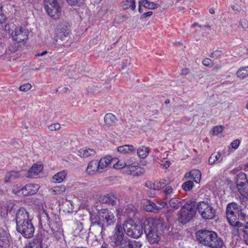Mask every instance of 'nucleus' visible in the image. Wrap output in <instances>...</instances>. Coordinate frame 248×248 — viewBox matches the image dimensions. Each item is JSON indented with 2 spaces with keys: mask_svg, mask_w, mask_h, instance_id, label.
Returning <instances> with one entry per match:
<instances>
[{
  "mask_svg": "<svg viewBox=\"0 0 248 248\" xmlns=\"http://www.w3.org/2000/svg\"><path fill=\"white\" fill-rule=\"evenodd\" d=\"M6 53V48L2 43H0V57L3 56Z\"/></svg>",
  "mask_w": 248,
  "mask_h": 248,
  "instance_id": "obj_49",
  "label": "nucleus"
},
{
  "mask_svg": "<svg viewBox=\"0 0 248 248\" xmlns=\"http://www.w3.org/2000/svg\"><path fill=\"white\" fill-rule=\"evenodd\" d=\"M141 247V244L140 242L131 240L126 237L118 247L119 248H140Z\"/></svg>",
  "mask_w": 248,
  "mask_h": 248,
  "instance_id": "obj_17",
  "label": "nucleus"
},
{
  "mask_svg": "<svg viewBox=\"0 0 248 248\" xmlns=\"http://www.w3.org/2000/svg\"><path fill=\"white\" fill-rule=\"evenodd\" d=\"M66 190V187L64 185H62L55 186L49 189V192L52 195H61Z\"/></svg>",
  "mask_w": 248,
  "mask_h": 248,
  "instance_id": "obj_27",
  "label": "nucleus"
},
{
  "mask_svg": "<svg viewBox=\"0 0 248 248\" xmlns=\"http://www.w3.org/2000/svg\"><path fill=\"white\" fill-rule=\"evenodd\" d=\"M9 50L12 52H15L17 50V46L15 45H11L9 47Z\"/></svg>",
  "mask_w": 248,
  "mask_h": 248,
  "instance_id": "obj_58",
  "label": "nucleus"
},
{
  "mask_svg": "<svg viewBox=\"0 0 248 248\" xmlns=\"http://www.w3.org/2000/svg\"><path fill=\"white\" fill-rule=\"evenodd\" d=\"M116 197L112 194H108L99 197V201L101 203L111 205H114L116 203Z\"/></svg>",
  "mask_w": 248,
  "mask_h": 248,
  "instance_id": "obj_19",
  "label": "nucleus"
},
{
  "mask_svg": "<svg viewBox=\"0 0 248 248\" xmlns=\"http://www.w3.org/2000/svg\"><path fill=\"white\" fill-rule=\"evenodd\" d=\"M22 172V171H11L7 172L5 177L4 182L5 183L11 182L16 179L20 178L23 175Z\"/></svg>",
  "mask_w": 248,
  "mask_h": 248,
  "instance_id": "obj_20",
  "label": "nucleus"
},
{
  "mask_svg": "<svg viewBox=\"0 0 248 248\" xmlns=\"http://www.w3.org/2000/svg\"><path fill=\"white\" fill-rule=\"evenodd\" d=\"M182 200L181 199L173 197L170 198L169 202V203L171 208L178 209L182 205Z\"/></svg>",
  "mask_w": 248,
  "mask_h": 248,
  "instance_id": "obj_33",
  "label": "nucleus"
},
{
  "mask_svg": "<svg viewBox=\"0 0 248 248\" xmlns=\"http://www.w3.org/2000/svg\"><path fill=\"white\" fill-rule=\"evenodd\" d=\"M39 188L40 186L36 184H28L21 188L16 185L14 186L13 192L18 196H28L36 193Z\"/></svg>",
  "mask_w": 248,
  "mask_h": 248,
  "instance_id": "obj_9",
  "label": "nucleus"
},
{
  "mask_svg": "<svg viewBox=\"0 0 248 248\" xmlns=\"http://www.w3.org/2000/svg\"><path fill=\"white\" fill-rule=\"evenodd\" d=\"M196 26H199V27H201V25H199L198 23H194L193 25H192V27H195Z\"/></svg>",
  "mask_w": 248,
  "mask_h": 248,
  "instance_id": "obj_63",
  "label": "nucleus"
},
{
  "mask_svg": "<svg viewBox=\"0 0 248 248\" xmlns=\"http://www.w3.org/2000/svg\"><path fill=\"white\" fill-rule=\"evenodd\" d=\"M224 129V127L222 126H217L211 130V133L213 135H217L221 133Z\"/></svg>",
  "mask_w": 248,
  "mask_h": 248,
  "instance_id": "obj_39",
  "label": "nucleus"
},
{
  "mask_svg": "<svg viewBox=\"0 0 248 248\" xmlns=\"http://www.w3.org/2000/svg\"><path fill=\"white\" fill-rule=\"evenodd\" d=\"M145 210L148 212H158L157 205L150 200H147L145 203Z\"/></svg>",
  "mask_w": 248,
  "mask_h": 248,
  "instance_id": "obj_29",
  "label": "nucleus"
},
{
  "mask_svg": "<svg viewBox=\"0 0 248 248\" xmlns=\"http://www.w3.org/2000/svg\"><path fill=\"white\" fill-rule=\"evenodd\" d=\"M96 153L93 149L84 147L78 151V155L83 158L94 155Z\"/></svg>",
  "mask_w": 248,
  "mask_h": 248,
  "instance_id": "obj_22",
  "label": "nucleus"
},
{
  "mask_svg": "<svg viewBox=\"0 0 248 248\" xmlns=\"http://www.w3.org/2000/svg\"><path fill=\"white\" fill-rule=\"evenodd\" d=\"M68 33L69 32L68 31L62 29L60 31H59L58 35H59L60 37L62 39L63 37H66Z\"/></svg>",
  "mask_w": 248,
  "mask_h": 248,
  "instance_id": "obj_50",
  "label": "nucleus"
},
{
  "mask_svg": "<svg viewBox=\"0 0 248 248\" xmlns=\"http://www.w3.org/2000/svg\"><path fill=\"white\" fill-rule=\"evenodd\" d=\"M158 210L159 211L164 208L167 204L166 202H157Z\"/></svg>",
  "mask_w": 248,
  "mask_h": 248,
  "instance_id": "obj_54",
  "label": "nucleus"
},
{
  "mask_svg": "<svg viewBox=\"0 0 248 248\" xmlns=\"http://www.w3.org/2000/svg\"><path fill=\"white\" fill-rule=\"evenodd\" d=\"M16 230L23 236L29 238L33 236L34 227L29 212L24 208L19 209L16 215Z\"/></svg>",
  "mask_w": 248,
  "mask_h": 248,
  "instance_id": "obj_1",
  "label": "nucleus"
},
{
  "mask_svg": "<svg viewBox=\"0 0 248 248\" xmlns=\"http://www.w3.org/2000/svg\"><path fill=\"white\" fill-rule=\"evenodd\" d=\"M116 120L115 116L112 113H108L104 117V122L106 124L111 126L114 124Z\"/></svg>",
  "mask_w": 248,
  "mask_h": 248,
  "instance_id": "obj_35",
  "label": "nucleus"
},
{
  "mask_svg": "<svg viewBox=\"0 0 248 248\" xmlns=\"http://www.w3.org/2000/svg\"><path fill=\"white\" fill-rule=\"evenodd\" d=\"M144 232L151 244L157 243L160 240V234L164 229L163 221L159 218L149 217L144 222Z\"/></svg>",
  "mask_w": 248,
  "mask_h": 248,
  "instance_id": "obj_3",
  "label": "nucleus"
},
{
  "mask_svg": "<svg viewBox=\"0 0 248 248\" xmlns=\"http://www.w3.org/2000/svg\"><path fill=\"white\" fill-rule=\"evenodd\" d=\"M145 185L147 188L154 190V182L147 181Z\"/></svg>",
  "mask_w": 248,
  "mask_h": 248,
  "instance_id": "obj_53",
  "label": "nucleus"
},
{
  "mask_svg": "<svg viewBox=\"0 0 248 248\" xmlns=\"http://www.w3.org/2000/svg\"><path fill=\"white\" fill-rule=\"evenodd\" d=\"M114 160L110 156L102 157L99 160H98L100 173L106 171L110 167L111 163Z\"/></svg>",
  "mask_w": 248,
  "mask_h": 248,
  "instance_id": "obj_16",
  "label": "nucleus"
},
{
  "mask_svg": "<svg viewBox=\"0 0 248 248\" xmlns=\"http://www.w3.org/2000/svg\"><path fill=\"white\" fill-rule=\"evenodd\" d=\"M194 186L193 182L192 181H187L183 183L182 187L185 191L190 190Z\"/></svg>",
  "mask_w": 248,
  "mask_h": 248,
  "instance_id": "obj_38",
  "label": "nucleus"
},
{
  "mask_svg": "<svg viewBox=\"0 0 248 248\" xmlns=\"http://www.w3.org/2000/svg\"><path fill=\"white\" fill-rule=\"evenodd\" d=\"M44 212L47 218V224L50 227L52 233L57 239L61 238L63 236V230L61 225L58 222H51L48 214L45 210Z\"/></svg>",
  "mask_w": 248,
  "mask_h": 248,
  "instance_id": "obj_13",
  "label": "nucleus"
},
{
  "mask_svg": "<svg viewBox=\"0 0 248 248\" xmlns=\"http://www.w3.org/2000/svg\"><path fill=\"white\" fill-rule=\"evenodd\" d=\"M195 206L191 203L185 204L179 211L178 220L182 224L188 222L195 216Z\"/></svg>",
  "mask_w": 248,
  "mask_h": 248,
  "instance_id": "obj_7",
  "label": "nucleus"
},
{
  "mask_svg": "<svg viewBox=\"0 0 248 248\" xmlns=\"http://www.w3.org/2000/svg\"><path fill=\"white\" fill-rule=\"evenodd\" d=\"M100 207L96 206L97 215L93 211L90 212V220L92 223V228H98L100 233H102L104 226H109L114 224L115 219L113 213L108 209H100Z\"/></svg>",
  "mask_w": 248,
  "mask_h": 248,
  "instance_id": "obj_2",
  "label": "nucleus"
},
{
  "mask_svg": "<svg viewBox=\"0 0 248 248\" xmlns=\"http://www.w3.org/2000/svg\"><path fill=\"white\" fill-rule=\"evenodd\" d=\"M243 237L246 244L248 245V222L243 228Z\"/></svg>",
  "mask_w": 248,
  "mask_h": 248,
  "instance_id": "obj_40",
  "label": "nucleus"
},
{
  "mask_svg": "<svg viewBox=\"0 0 248 248\" xmlns=\"http://www.w3.org/2000/svg\"><path fill=\"white\" fill-rule=\"evenodd\" d=\"M209 11L210 13H211V14H213L215 13V10H214L213 8H210Z\"/></svg>",
  "mask_w": 248,
  "mask_h": 248,
  "instance_id": "obj_62",
  "label": "nucleus"
},
{
  "mask_svg": "<svg viewBox=\"0 0 248 248\" xmlns=\"http://www.w3.org/2000/svg\"><path fill=\"white\" fill-rule=\"evenodd\" d=\"M124 232L123 227L120 224H117L111 235L109 236V242L110 246L114 248H118L126 237L124 236Z\"/></svg>",
  "mask_w": 248,
  "mask_h": 248,
  "instance_id": "obj_8",
  "label": "nucleus"
},
{
  "mask_svg": "<svg viewBox=\"0 0 248 248\" xmlns=\"http://www.w3.org/2000/svg\"><path fill=\"white\" fill-rule=\"evenodd\" d=\"M239 144L240 140H235L232 142L231 145L232 148L236 149L238 147Z\"/></svg>",
  "mask_w": 248,
  "mask_h": 248,
  "instance_id": "obj_52",
  "label": "nucleus"
},
{
  "mask_svg": "<svg viewBox=\"0 0 248 248\" xmlns=\"http://www.w3.org/2000/svg\"><path fill=\"white\" fill-rule=\"evenodd\" d=\"M161 165L162 168L167 169V168H168L170 167V161H166L165 163L161 164Z\"/></svg>",
  "mask_w": 248,
  "mask_h": 248,
  "instance_id": "obj_55",
  "label": "nucleus"
},
{
  "mask_svg": "<svg viewBox=\"0 0 248 248\" xmlns=\"http://www.w3.org/2000/svg\"><path fill=\"white\" fill-rule=\"evenodd\" d=\"M236 75L240 79H244L248 77V66L241 67L237 71Z\"/></svg>",
  "mask_w": 248,
  "mask_h": 248,
  "instance_id": "obj_26",
  "label": "nucleus"
},
{
  "mask_svg": "<svg viewBox=\"0 0 248 248\" xmlns=\"http://www.w3.org/2000/svg\"><path fill=\"white\" fill-rule=\"evenodd\" d=\"M124 161H125V168H127L129 167L133 166V165L135 163V159L133 157H131Z\"/></svg>",
  "mask_w": 248,
  "mask_h": 248,
  "instance_id": "obj_46",
  "label": "nucleus"
},
{
  "mask_svg": "<svg viewBox=\"0 0 248 248\" xmlns=\"http://www.w3.org/2000/svg\"><path fill=\"white\" fill-rule=\"evenodd\" d=\"M2 7L0 5V23H4L6 20V16L2 12Z\"/></svg>",
  "mask_w": 248,
  "mask_h": 248,
  "instance_id": "obj_51",
  "label": "nucleus"
},
{
  "mask_svg": "<svg viewBox=\"0 0 248 248\" xmlns=\"http://www.w3.org/2000/svg\"><path fill=\"white\" fill-rule=\"evenodd\" d=\"M239 25L245 30H248V20L246 18H243L239 22Z\"/></svg>",
  "mask_w": 248,
  "mask_h": 248,
  "instance_id": "obj_42",
  "label": "nucleus"
},
{
  "mask_svg": "<svg viewBox=\"0 0 248 248\" xmlns=\"http://www.w3.org/2000/svg\"><path fill=\"white\" fill-rule=\"evenodd\" d=\"M202 174L198 170H193L189 173L185 174L186 178H191L197 183H199L201 181Z\"/></svg>",
  "mask_w": 248,
  "mask_h": 248,
  "instance_id": "obj_21",
  "label": "nucleus"
},
{
  "mask_svg": "<svg viewBox=\"0 0 248 248\" xmlns=\"http://www.w3.org/2000/svg\"><path fill=\"white\" fill-rule=\"evenodd\" d=\"M226 217L230 224L234 227L235 234L238 233V228L243 227V224L240 221L245 220L247 215L242 211L241 206L235 202L229 203L226 207Z\"/></svg>",
  "mask_w": 248,
  "mask_h": 248,
  "instance_id": "obj_4",
  "label": "nucleus"
},
{
  "mask_svg": "<svg viewBox=\"0 0 248 248\" xmlns=\"http://www.w3.org/2000/svg\"><path fill=\"white\" fill-rule=\"evenodd\" d=\"M67 171L66 170H61L55 174L52 178L54 182L60 183L62 182L66 178Z\"/></svg>",
  "mask_w": 248,
  "mask_h": 248,
  "instance_id": "obj_24",
  "label": "nucleus"
},
{
  "mask_svg": "<svg viewBox=\"0 0 248 248\" xmlns=\"http://www.w3.org/2000/svg\"><path fill=\"white\" fill-rule=\"evenodd\" d=\"M122 7L124 10L131 8L132 10H134L136 8L135 0H125L123 1Z\"/></svg>",
  "mask_w": 248,
  "mask_h": 248,
  "instance_id": "obj_31",
  "label": "nucleus"
},
{
  "mask_svg": "<svg viewBox=\"0 0 248 248\" xmlns=\"http://www.w3.org/2000/svg\"><path fill=\"white\" fill-rule=\"evenodd\" d=\"M152 14H153V12H151V11H149V12H146V13H144L142 15V16H143V18H145L146 17L151 16Z\"/></svg>",
  "mask_w": 248,
  "mask_h": 248,
  "instance_id": "obj_59",
  "label": "nucleus"
},
{
  "mask_svg": "<svg viewBox=\"0 0 248 248\" xmlns=\"http://www.w3.org/2000/svg\"><path fill=\"white\" fill-rule=\"evenodd\" d=\"M98 160L93 159L88 164L85 170V173L89 176H93L100 173Z\"/></svg>",
  "mask_w": 248,
  "mask_h": 248,
  "instance_id": "obj_15",
  "label": "nucleus"
},
{
  "mask_svg": "<svg viewBox=\"0 0 248 248\" xmlns=\"http://www.w3.org/2000/svg\"><path fill=\"white\" fill-rule=\"evenodd\" d=\"M140 6H143L146 8L154 9L157 8V4L154 2H150L147 0H140L139 1Z\"/></svg>",
  "mask_w": 248,
  "mask_h": 248,
  "instance_id": "obj_34",
  "label": "nucleus"
},
{
  "mask_svg": "<svg viewBox=\"0 0 248 248\" xmlns=\"http://www.w3.org/2000/svg\"><path fill=\"white\" fill-rule=\"evenodd\" d=\"M47 53V51L46 50H45V51H43L42 53L36 54L35 55V56L37 57L42 56L46 55Z\"/></svg>",
  "mask_w": 248,
  "mask_h": 248,
  "instance_id": "obj_60",
  "label": "nucleus"
},
{
  "mask_svg": "<svg viewBox=\"0 0 248 248\" xmlns=\"http://www.w3.org/2000/svg\"><path fill=\"white\" fill-rule=\"evenodd\" d=\"M66 1L71 5H76L78 3V0H66Z\"/></svg>",
  "mask_w": 248,
  "mask_h": 248,
  "instance_id": "obj_57",
  "label": "nucleus"
},
{
  "mask_svg": "<svg viewBox=\"0 0 248 248\" xmlns=\"http://www.w3.org/2000/svg\"><path fill=\"white\" fill-rule=\"evenodd\" d=\"M236 186L239 192L242 194L244 190L248 186V180L246 174L244 172H240L237 177Z\"/></svg>",
  "mask_w": 248,
  "mask_h": 248,
  "instance_id": "obj_14",
  "label": "nucleus"
},
{
  "mask_svg": "<svg viewBox=\"0 0 248 248\" xmlns=\"http://www.w3.org/2000/svg\"><path fill=\"white\" fill-rule=\"evenodd\" d=\"M202 64L204 66L208 67H212L213 65V62L208 58L203 59L202 61Z\"/></svg>",
  "mask_w": 248,
  "mask_h": 248,
  "instance_id": "obj_48",
  "label": "nucleus"
},
{
  "mask_svg": "<svg viewBox=\"0 0 248 248\" xmlns=\"http://www.w3.org/2000/svg\"><path fill=\"white\" fill-rule=\"evenodd\" d=\"M8 212V206L7 205H3L1 207L0 209V214L2 217H5L7 215Z\"/></svg>",
  "mask_w": 248,
  "mask_h": 248,
  "instance_id": "obj_47",
  "label": "nucleus"
},
{
  "mask_svg": "<svg viewBox=\"0 0 248 248\" xmlns=\"http://www.w3.org/2000/svg\"><path fill=\"white\" fill-rule=\"evenodd\" d=\"M189 73V69L187 68H184L181 70V75H187Z\"/></svg>",
  "mask_w": 248,
  "mask_h": 248,
  "instance_id": "obj_56",
  "label": "nucleus"
},
{
  "mask_svg": "<svg viewBox=\"0 0 248 248\" xmlns=\"http://www.w3.org/2000/svg\"><path fill=\"white\" fill-rule=\"evenodd\" d=\"M41 242L39 239H33L28 244L26 248H42Z\"/></svg>",
  "mask_w": 248,
  "mask_h": 248,
  "instance_id": "obj_36",
  "label": "nucleus"
},
{
  "mask_svg": "<svg viewBox=\"0 0 248 248\" xmlns=\"http://www.w3.org/2000/svg\"><path fill=\"white\" fill-rule=\"evenodd\" d=\"M44 6L48 15L54 19L59 18L61 9L56 0H44Z\"/></svg>",
  "mask_w": 248,
  "mask_h": 248,
  "instance_id": "obj_10",
  "label": "nucleus"
},
{
  "mask_svg": "<svg viewBox=\"0 0 248 248\" xmlns=\"http://www.w3.org/2000/svg\"><path fill=\"white\" fill-rule=\"evenodd\" d=\"M43 167L40 164H34L25 176L28 178L36 177L42 170Z\"/></svg>",
  "mask_w": 248,
  "mask_h": 248,
  "instance_id": "obj_18",
  "label": "nucleus"
},
{
  "mask_svg": "<svg viewBox=\"0 0 248 248\" xmlns=\"http://www.w3.org/2000/svg\"><path fill=\"white\" fill-rule=\"evenodd\" d=\"M123 227L127 235L134 238H138L143 232L142 225L131 219L125 220L123 224Z\"/></svg>",
  "mask_w": 248,
  "mask_h": 248,
  "instance_id": "obj_6",
  "label": "nucleus"
},
{
  "mask_svg": "<svg viewBox=\"0 0 248 248\" xmlns=\"http://www.w3.org/2000/svg\"><path fill=\"white\" fill-rule=\"evenodd\" d=\"M149 154V148L144 146H141L137 149V155L141 158H146Z\"/></svg>",
  "mask_w": 248,
  "mask_h": 248,
  "instance_id": "obj_32",
  "label": "nucleus"
},
{
  "mask_svg": "<svg viewBox=\"0 0 248 248\" xmlns=\"http://www.w3.org/2000/svg\"><path fill=\"white\" fill-rule=\"evenodd\" d=\"M100 248H108V245L106 243L102 245Z\"/></svg>",
  "mask_w": 248,
  "mask_h": 248,
  "instance_id": "obj_64",
  "label": "nucleus"
},
{
  "mask_svg": "<svg viewBox=\"0 0 248 248\" xmlns=\"http://www.w3.org/2000/svg\"><path fill=\"white\" fill-rule=\"evenodd\" d=\"M199 243L211 248H222L223 242L216 232L211 231L202 230L197 233Z\"/></svg>",
  "mask_w": 248,
  "mask_h": 248,
  "instance_id": "obj_5",
  "label": "nucleus"
},
{
  "mask_svg": "<svg viewBox=\"0 0 248 248\" xmlns=\"http://www.w3.org/2000/svg\"><path fill=\"white\" fill-rule=\"evenodd\" d=\"M31 84L28 83L19 86V90L22 92H27L30 90L31 89Z\"/></svg>",
  "mask_w": 248,
  "mask_h": 248,
  "instance_id": "obj_43",
  "label": "nucleus"
},
{
  "mask_svg": "<svg viewBox=\"0 0 248 248\" xmlns=\"http://www.w3.org/2000/svg\"><path fill=\"white\" fill-rule=\"evenodd\" d=\"M113 167L115 169H121L125 168V161L123 160H118L113 165Z\"/></svg>",
  "mask_w": 248,
  "mask_h": 248,
  "instance_id": "obj_41",
  "label": "nucleus"
},
{
  "mask_svg": "<svg viewBox=\"0 0 248 248\" xmlns=\"http://www.w3.org/2000/svg\"><path fill=\"white\" fill-rule=\"evenodd\" d=\"M127 169L128 170L126 171V173L130 175H138L139 172L140 173H142L144 171L143 168L138 166L133 165L127 168Z\"/></svg>",
  "mask_w": 248,
  "mask_h": 248,
  "instance_id": "obj_28",
  "label": "nucleus"
},
{
  "mask_svg": "<svg viewBox=\"0 0 248 248\" xmlns=\"http://www.w3.org/2000/svg\"><path fill=\"white\" fill-rule=\"evenodd\" d=\"M60 128H61V125L59 123H55V124L50 125L48 126V129L50 131H52L59 130V129H60Z\"/></svg>",
  "mask_w": 248,
  "mask_h": 248,
  "instance_id": "obj_45",
  "label": "nucleus"
},
{
  "mask_svg": "<svg viewBox=\"0 0 248 248\" xmlns=\"http://www.w3.org/2000/svg\"><path fill=\"white\" fill-rule=\"evenodd\" d=\"M170 180L169 178L163 179L159 181L154 182V190H158L170 184Z\"/></svg>",
  "mask_w": 248,
  "mask_h": 248,
  "instance_id": "obj_25",
  "label": "nucleus"
},
{
  "mask_svg": "<svg viewBox=\"0 0 248 248\" xmlns=\"http://www.w3.org/2000/svg\"><path fill=\"white\" fill-rule=\"evenodd\" d=\"M197 210L202 217L205 219H210L215 217V209L207 202H199L197 205Z\"/></svg>",
  "mask_w": 248,
  "mask_h": 248,
  "instance_id": "obj_11",
  "label": "nucleus"
},
{
  "mask_svg": "<svg viewBox=\"0 0 248 248\" xmlns=\"http://www.w3.org/2000/svg\"><path fill=\"white\" fill-rule=\"evenodd\" d=\"M222 157L219 152L214 153L210 156L208 162L209 164L213 165L216 162H221L222 160Z\"/></svg>",
  "mask_w": 248,
  "mask_h": 248,
  "instance_id": "obj_30",
  "label": "nucleus"
},
{
  "mask_svg": "<svg viewBox=\"0 0 248 248\" xmlns=\"http://www.w3.org/2000/svg\"><path fill=\"white\" fill-rule=\"evenodd\" d=\"M222 55V52L221 50H216L213 51L210 55V57L215 59H218L220 58Z\"/></svg>",
  "mask_w": 248,
  "mask_h": 248,
  "instance_id": "obj_44",
  "label": "nucleus"
},
{
  "mask_svg": "<svg viewBox=\"0 0 248 248\" xmlns=\"http://www.w3.org/2000/svg\"><path fill=\"white\" fill-rule=\"evenodd\" d=\"M117 151L121 154H127L135 152L136 148L133 145L125 144L118 147L117 148Z\"/></svg>",
  "mask_w": 248,
  "mask_h": 248,
  "instance_id": "obj_23",
  "label": "nucleus"
},
{
  "mask_svg": "<svg viewBox=\"0 0 248 248\" xmlns=\"http://www.w3.org/2000/svg\"><path fill=\"white\" fill-rule=\"evenodd\" d=\"M221 67V66H216L214 68V70L217 71L218 69H220Z\"/></svg>",
  "mask_w": 248,
  "mask_h": 248,
  "instance_id": "obj_61",
  "label": "nucleus"
},
{
  "mask_svg": "<svg viewBox=\"0 0 248 248\" xmlns=\"http://www.w3.org/2000/svg\"><path fill=\"white\" fill-rule=\"evenodd\" d=\"M165 199L166 200L173 195L174 190L171 186H167L164 190Z\"/></svg>",
  "mask_w": 248,
  "mask_h": 248,
  "instance_id": "obj_37",
  "label": "nucleus"
},
{
  "mask_svg": "<svg viewBox=\"0 0 248 248\" xmlns=\"http://www.w3.org/2000/svg\"><path fill=\"white\" fill-rule=\"evenodd\" d=\"M28 35V30L25 27L18 26L16 27L13 30L12 37L14 41L20 43L26 40Z\"/></svg>",
  "mask_w": 248,
  "mask_h": 248,
  "instance_id": "obj_12",
  "label": "nucleus"
}]
</instances>
